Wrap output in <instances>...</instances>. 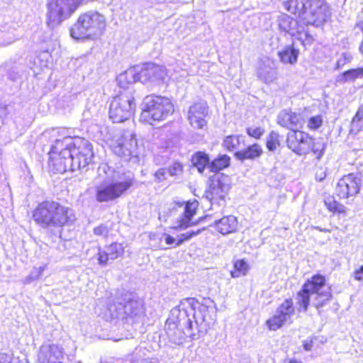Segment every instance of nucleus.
<instances>
[{
    "label": "nucleus",
    "instance_id": "obj_10",
    "mask_svg": "<svg viewBox=\"0 0 363 363\" xmlns=\"http://www.w3.org/2000/svg\"><path fill=\"white\" fill-rule=\"evenodd\" d=\"M82 0H47V23L54 28L69 18L77 9Z\"/></svg>",
    "mask_w": 363,
    "mask_h": 363
},
{
    "label": "nucleus",
    "instance_id": "obj_26",
    "mask_svg": "<svg viewBox=\"0 0 363 363\" xmlns=\"http://www.w3.org/2000/svg\"><path fill=\"white\" fill-rule=\"evenodd\" d=\"M238 225V221L235 216H224L214 223V227L221 234L225 235L234 232Z\"/></svg>",
    "mask_w": 363,
    "mask_h": 363
},
{
    "label": "nucleus",
    "instance_id": "obj_37",
    "mask_svg": "<svg viewBox=\"0 0 363 363\" xmlns=\"http://www.w3.org/2000/svg\"><path fill=\"white\" fill-rule=\"evenodd\" d=\"M280 135L277 132L272 131L267 138L266 145L269 151L274 152L280 146Z\"/></svg>",
    "mask_w": 363,
    "mask_h": 363
},
{
    "label": "nucleus",
    "instance_id": "obj_5",
    "mask_svg": "<svg viewBox=\"0 0 363 363\" xmlns=\"http://www.w3.org/2000/svg\"><path fill=\"white\" fill-rule=\"evenodd\" d=\"M284 7L298 15L306 25L322 26L330 16L329 6L325 0H288Z\"/></svg>",
    "mask_w": 363,
    "mask_h": 363
},
{
    "label": "nucleus",
    "instance_id": "obj_6",
    "mask_svg": "<svg viewBox=\"0 0 363 363\" xmlns=\"http://www.w3.org/2000/svg\"><path fill=\"white\" fill-rule=\"evenodd\" d=\"M35 222L43 228H62L75 220L74 211L54 201H45L33 213Z\"/></svg>",
    "mask_w": 363,
    "mask_h": 363
},
{
    "label": "nucleus",
    "instance_id": "obj_43",
    "mask_svg": "<svg viewBox=\"0 0 363 363\" xmlns=\"http://www.w3.org/2000/svg\"><path fill=\"white\" fill-rule=\"evenodd\" d=\"M247 134L255 138H259L264 133V128L261 127H250L247 128Z\"/></svg>",
    "mask_w": 363,
    "mask_h": 363
},
{
    "label": "nucleus",
    "instance_id": "obj_55",
    "mask_svg": "<svg viewBox=\"0 0 363 363\" xmlns=\"http://www.w3.org/2000/svg\"><path fill=\"white\" fill-rule=\"evenodd\" d=\"M313 347V342L312 341H305L303 342V348L306 351H311Z\"/></svg>",
    "mask_w": 363,
    "mask_h": 363
},
{
    "label": "nucleus",
    "instance_id": "obj_54",
    "mask_svg": "<svg viewBox=\"0 0 363 363\" xmlns=\"http://www.w3.org/2000/svg\"><path fill=\"white\" fill-rule=\"evenodd\" d=\"M130 363H155V362H152L148 359H135L133 358L130 360Z\"/></svg>",
    "mask_w": 363,
    "mask_h": 363
},
{
    "label": "nucleus",
    "instance_id": "obj_20",
    "mask_svg": "<svg viewBox=\"0 0 363 363\" xmlns=\"http://www.w3.org/2000/svg\"><path fill=\"white\" fill-rule=\"evenodd\" d=\"M184 206V211L177 219L178 225L175 227L177 229H186L194 224L191 220L196 213L199 203L197 201L194 200L193 201L185 202L180 206Z\"/></svg>",
    "mask_w": 363,
    "mask_h": 363
},
{
    "label": "nucleus",
    "instance_id": "obj_40",
    "mask_svg": "<svg viewBox=\"0 0 363 363\" xmlns=\"http://www.w3.org/2000/svg\"><path fill=\"white\" fill-rule=\"evenodd\" d=\"M301 30L302 29H300V33H296V35H298L297 40L299 41L303 46L306 48V46L311 45L313 41V38L307 32L303 33Z\"/></svg>",
    "mask_w": 363,
    "mask_h": 363
},
{
    "label": "nucleus",
    "instance_id": "obj_46",
    "mask_svg": "<svg viewBox=\"0 0 363 363\" xmlns=\"http://www.w3.org/2000/svg\"><path fill=\"white\" fill-rule=\"evenodd\" d=\"M109 230L105 225H100L94 229V233L96 235L106 237L108 236Z\"/></svg>",
    "mask_w": 363,
    "mask_h": 363
},
{
    "label": "nucleus",
    "instance_id": "obj_13",
    "mask_svg": "<svg viewBox=\"0 0 363 363\" xmlns=\"http://www.w3.org/2000/svg\"><path fill=\"white\" fill-rule=\"evenodd\" d=\"M230 188L229 177L224 174H216L209 179L208 187L205 191L206 198L220 204L219 201H224Z\"/></svg>",
    "mask_w": 363,
    "mask_h": 363
},
{
    "label": "nucleus",
    "instance_id": "obj_33",
    "mask_svg": "<svg viewBox=\"0 0 363 363\" xmlns=\"http://www.w3.org/2000/svg\"><path fill=\"white\" fill-rule=\"evenodd\" d=\"M244 138L242 135H228L224 139L223 145L229 151L235 150L240 147L241 143H244Z\"/></svg>",
    "mask_w": 363,
    "mask_h": 363
},
{
    "label": "nucleus",
    "instance_id": "obj_7",
    "mask_svg": "<svg viewBox=\"0 0 363 363\" xmlns=\"http://www.w3.org/2000/svg\"><path fill=\"white\" fill-rule=\"evenodd\" d=\"M106 27V18L96 11H88L81 14L70 29V35L74 39H95L100 37Z\"/></svg>",
    "mask_w": 363,
    "mask_h": 363
},
{
    "label": "nucleus",
    "instance_id": "obj_36",
    "mask_svg": "<svg viewBox=\"0 0 363 363\" xmlns=\"http://www.w3.org/2000/svg\"><path fill=\"white\" fill-rule=\"evenodd\" d=\"M325 205L332 212L345 213L346 207L335 200L334 197L328 196L325 199Z\"/></svg>",
    "mask_w": 363,
    "mask_h": 363
},
{
    "label": "nucleus",
    "instance_id": "obj_48",
    "mask_svg": "<svg viewBox=\"0 0 363 363\" xmlns=\"http://www.w3.org/2000/svg\"><path fill=\"white\" fill-rule=\"evenodd\" d=\"M363 120V104L359 107L355 116L352 118V124H355L357 122Z\"/></svg>",
    "mask_w": 363,
    "mask_h": 363
},
{
    "label": "nucleus",
    "instance_id": "obj_27",
    "mask_svg": "<svg viewBox=\"0 0 363 363\" xmlns=\"http://www.w3.org/2000/svg\"><path fill=\"white\" fill-rule=\"evenodd\" d=\"M262 154V149L258 144L249 145L247 148L237 151L235 153L236 159L240 161L245 160H255L259 157Z\"/></svg>",
    "mask_w": 363,
    "mask_h": 363
},
{
    "label": "nucleus",
    "instance_id": "obj_2",
    "mask_svg": "<svg viewBox=\"0 0 363 363\" xmlns=\"http://www.w3.org/2000/svg\"><path fill=\"white\" fill-rule=\"evenodd\" d=\"M98 174L104 179V182L96 188V199L99 202H107L120 197L134 184L132 174H120L106 164L99 166Z\"/></svg>",
    "mask_w": 363,
    "mask_h": 363
},
{
    "label": "nucleus",
    "instance_id": "obj_19",
    "mask_svg": "<svg viewBox=\"0 0 363 363\" xmlns=\"http://www.w3.org/2000/svg\"><path fill=\"white\" fill-rule=\"evenodd\" d=\"M208 114V106L204 101H199L189 106L187 119L190 125L197 129H202L207 124L206 117Z\"/></svg>",
    "mask_w": 363,
    "mask_h": 363
},
{
    "label": "nucleus",
    "instance_id": "obj_50",
    "mask_svg": "<svg viewBox=\"0 0 363 363\" xmlns=\"http://www.w3.org/2000/svg\"><path fill=\"white\" fill-rule=\"evenodd\" d=\"M326 170L320 168L318 170H317L315 173V179L318 182H322L326 177Z\"/></svg>",
    "mask_w": 363,
    "mask_h": 363
},
{
    "label": "nucleus",
    "instance_id": "obj_29",
    "mask_svg": "<svg viewBox=\"0 0 363 363\" xmlns=\"http://www.w3.org/2000/svg\"><path fill=\"white\" fill-rule=\"evenodd\" d=\"M298 54L299 50L294 48V43L291 45L284 47L283 50L278 52L281 62L291 65H294L297 62Z\"/></svg>",
    "mask_w": 363,
    "mask_h": 363
},
{
    "label": "nucleus",
    "instance_id": "obj_17",
    "mask_svg": "<svg viewBox=\"0 0 363 363\" xmlns=\"http://www.w3.org/2000/svg\"><path fill=\"white\" fill-rule=\"evenodd\" d=\"M311 137L300 130L290 131L287 134V147L298 155H306L310 152Z\"/></svg>",
    "mask_w": 363,
    "mask_h": 363
},
{
    "label": "nucleus",
    "instance_id": "obj_4",
    "mask_svg": "<svg viewBox=\"0 0 363 363\" xmlns=\"http://www.w3.org/2000/svg\"><path fill=\"white\" fill-rule=\"evenodd\" d=\"M333 295L330 286L325 284V278L320 274L313 276L302 286L297 294V305L299 311L306 312L312 301V305L320 314V308L325 306L331 299Z\"/></svg>",
    "mask_w": 363,
    "mask_h": 363
},
{
    "label": "nucleus",
    "instance_id": "obj_51",
    "mask_svg": "<svg viewBox=\"0 0 363 363\" xmlns=\"http://www.w3.org/2000/svg\"><path fill=\"white\" fill-rule=\"evenodd\" d=\"M164 240H165V242L167 245L177 247L176 246V243H177L176 238H174L172 236L167 235V234H164Z\"/></svg>",
    "mask_w": 363,
    "mask_h": 363
},
{
    "label": "nucleus",
    "instance_id": "obj_53",
    "mask_svg": "<svg viewBox=\"0 0 363 363\" xmlns=\"http://www.w3.org/2000/svg\"><path fill=\"white\" fill-rule=\"evenodd\" d=\"M11 357L6 353H0V363H11Z\"/></svg>",
    "mask_w": 363,
    "mask_h": 363
},
{
    "label": "nucleus",
    "instance_id": "obj_28",
    "mask_svg": "<svg viewBox=\"0 0 363 363\" xmlns=\"http://www.w3.org/2000/svg\"><path fill=\"white\" fill-rule=\"evenodd\" d=\"M137 74L138 72L135 71L134 67L128 69L117 77L116 81L118 86L123 89H128L129 85L139 82Z\"/></svg>",
    "mask_w": 363,
    "mask_h": 363
},
{
    "label": "nucleus",
    "instance_id": "obj_9",
    "mask_svg": "<svg viewBox=\"0 0 363 363\" xmlns=\"http://www.w3.org/2000/svg\"><path fill=\"white\" fill-rule=\"evenodd\" d=\"M176 318L170 317L165 323L164 331L169 342L174 345H181L187 337L196 339L199 333L195 330L191 318H179V311Z\"/></svg>",
    "mask_w": 363,
    "mask_h": 363
},
{
    "label": "nucleus",
    "instance_id": "obj_1",
    "mask_svg": "<svg viewBox=\"0 0 363 363\" xmlns=\"http://www.w3.org/2000/svg\"><path fill=\"white\" fill-rule=\"evenodd\" d=\"M49 165L56 173L74 172L86 167L94 157L91 144L81 138L57 139L49 152Z\"/></svg>",
    "mask_w": 363,
    "mask_h": 363
},
{
    "label": "nucleus",
    "instance_id": "obj_12",
    "mask_svg": "<svg viewBox=\"0 0 363 363\" xmlns=\"http://www.w3.org/2000/svg\"><path fill=\"white\" fill-rule=\"evenodd\" d=\"M116 311V317L121 319L138 320L144 315V308L142 301L133 294H125L121 299L113 306ZM112 306L110 308L111 311Z\"/></svg>",
    "mask_w": 363,
    "mask_h": 363
},
{
    "label": "nucleus",
    "instance_id": "obj_44",
    "mask_svg": "<svg viewBox=\"0 0 363 363\" xmlns=\"http://www.w3.org/2000/svg\"><path fill=\"white\" fill-rule=\"evenodd\" d=\"M167 171L171 176H175L182 172L183 167L181 163L174 162L169 167Z\"/></svg>",
    "mask_w": 363,
    "mask_h": 363
},
{
    "label": "nucleus",
    "instance_id": "obj_35",
    "mask_svg": "<svg viewBox=\"0 0 363 363\" xmlns=\"http://www.w3.org/2000/svg\"><path fill=\"white\" fill-rule=\"evenodd\" d=\"M234 270L231 271L230 274L232 277L236 278L242 275H245L248 270L249 266L247 263L243 259H238L234 262Z\"/></svg>",
    "mask_w": 363,
    "mask_h": 363
},
{
    "label": "nucleus",
    "instance_id": "obj_31",
    "mask_svg": "<svg viewBox=\"0 0 363 363\" xmlns=\"http://www.w3.org/2000/svg\"><path fill=\"white\" fill-rule=\"evenodd\" d=\"M191 162L200 173H203L210 164L208 155L203 152H197L191 157Z\"/></svg>",
    "mask_w": 363,
    "mask_h": 363
},
{
    "label": "nucleus",
    "instance_id": "obj_8",
    "mask_svg": "<svg viewBox=\"0 0 363 363\" xmlns=\"http://www.w3.org/2000/svg\"><path fill=\"white\" fill-rule=\"evenodd\" d=\"M142 106L140 121L149 124L164 120L174 112V106L170 100L160 96H147Z\"/></svg>",
    "mask_w": 363,
    "mask_h": 363
},
{
    "label": "nucleus",
    "instance_id": "obj_56",
    "mask_svg": "<svg viewBox=\"0 0 363 363\" xmlns=\"http://www.w3.org/2000/svg\"><path fill=\"white\" fill-rule=\"evenodd\" d=\"M18 73H15L13 75L9 74V78L13 81H15L18 78Z\"/></svg>",
    "mask_w": 363,
    "mask_h": 363
},
{
    "label": "nucleus",
    "instance_id": "obj_45",
    "mask_svg": "<svg viewBox=\"0 0 363 363\" xmlns=\"http://www.w3.org/2000/svg\"><path fill=\"white\" fill-rule=\"evenodd\" d=\"M1 38L2 39V42L1 43L2 45H8L15 42L18 38V37H16L13 33L2 34Z\"/></svg>",
    "mask_w": 363,
    "mask_h": 363
},
{
    "label": "nucleus",
    "instance_id": "obj_3",
    "mask_svg": "<svg viewBox=\"0 0 363 363\" xmlns=\"http://www.w3.org/2000/svg\"><path fill=\"white\" fill-rule=\"evenodd\" d=\"M178 307L179 318H191L194 328L199 334L206 333L216 320V307L210 298L204 299L203 303H199L194 298H184ZM175 311L177 309L172 311V315Z\"/></svg>",
    "mask_w": 363,
    "mask_h": 363
},
{
    "label": "nucleus",
    "instance_id": "obj_32",
    "mask_svg": "<svg viewBox=\"0 0 363 363\" xmlns=\"http://www.w3.org/2000/svg\"><path fill=\"white\" fill-rule=\"evenodd\" d=\"M230 157L227 155H220L210 162L208 169L211 172H218L230 165Z\"/></svg>",
    "mask_w": 363,
    "mask_h": 363
},
{
    "label": "nucleus",
    "instance_id": "obj_18",
    "mask_svg": "<svg viewBox=\"0 0 363 363\" xmlns=\"http://www.w3.org/2000/svg\"><path fill=\"white\" fill-rule=\"evenodd\" d=\"M135 71L138 72V79L143 84L149 82H156L163 79L165 72L162 66L157 65L152 63H147L143 65L134 66Z\"/></svg>",
    "mask_w": 363,
    "mask_h": 363
},
{
    "label": "nucleus",
    "instance_id": "obj_21",
    "mask_svg": "<svg viewBox=\"0 0 363 363\" xmlns=\"http://www.w3.org/2000/svg\"><path fill=\"white\" fill-rule=\"evenodd\" d=\"M302 122L303 120L300 114L289 110H282L277 116L278 124L291 130V131L301 127Z\"/></svg>",
    "mask_w": 363,
    "mask_h": 363
},
{
    "label": "nucleus",
    "instance_id": "obj_38",
    "mask_svg": "<svg viewBox=\"0 0 363 363\" xmlns=\"http://www.w3.org/2000/svg\"><path fill=\"white\" fill-rule=\"evenodd\" d=\"M201 233V230L196 231H188L185 233L180 234L177 236L176 246H180L185 241L191 240L193 237L196 236Z\"/></svg>",
    "mask_w": 363,
    "mask_h": 363
},
{
    "label": "nucleus",
    "instance_id": "obj_22",
    "mask_svg": "<svg viewBox=\"0 0 363 363\" xmlns=\"http://www.w3.org/2000/svg\"><path fill=\"white\" fill-rule=\"evenodd\" d=\"M124 253V247L121 243L113 242L106 247L104 250H99L97 254L99 264L101 266L107 264L108 260H114Z\"/></svg>",
    "mask_w": 363,
    "mask_h": 363
},
{
    "label": "nucleus",
    "instance_id": "obj_23",
    "mask_svg": "<svg viewBox=\"0 0 363 363\" xmlns=\"http://www.w3.org/2000/svg\"><path fill=\"white\" fill-rule=\"evenodd\" d=\"M277 24L281 32L288 33L291 36L296 35V33H300V29H303L296 19L285 13L278 16Z\"/></svg>",
    "mask_w": 363,
    "mask_h": 363
},
{
    "label": "nucleus",
    "instance_id": "obj_25",
    "mask_svg": "<svg viewBox=\"0 0 363 363\" xmlns=\"http://www.w3.org/2000/svg\"><path fill=\"white\" fill-rule=\"evenodd\" d=\"M113 152L125 160H129L132 157H137L136 140L132 138L128 143H119L114 147Z\"/></svg>",
    "mask_w": 363,
    "mask_h": 363
},
{
    "label": "nucleus",
    "instance_id": "obj_47",
    "mask_svg": "<svg viewBox=\"0 0 363 363\" xmlns=\"http://www.w3.org/2000/svg\"><path fill=\"white\" fill-rule=\"evenodd\" d=\"M168 172L167 169L164 168H161L158 169L155 174V177L157 182H160L165 179V175Z\"/></svg>",
    "mask_w": 363,
    "mask_h": 363
},
{
    "label": "nucleus",
    "instance_id": "obj_42",
    "mask_svg": "<svg viewBox=\"0 0 363 363\" xmlns=\"http://www.w3.org/2000/svg\"><path fill=\"white\" fill-rule=\"evenodd\" d=\"M44 268L40 267L38 269H35L31 272L30 274L25 279L26 284H30L33 281L38 279L43 274Z\"/></svg>",
    "mask_w": 363,
    "mask_h": 363
},
{
    "label": "nucleus",
    "instance_id": "obj_15",
    "mask_svg": "<svg viewBox=\"0 0 363 363\" xmlns=\"http://www.w3.org/2000/svg\"><path fill=\"white\" fill-rule=\"evenodd\" d=\"M38 363H70L65 357L63 348L56 344L45 342L43 344L38 352Z\"/></svg>",
    "mask_w": 363,
    "mask_h": 363
},
{
    "label": "nucleus",
    "instance_id": "obj_16",
    "mask_svg": "<svg viewBox=\"0 0 363 363\" xmlns=\"http://www.w3.org/2000/svg\"><path fill=\"white\" fill-rule=\"evenodd\" d=\"M291 299H286L276 310L274 315L267 320V325L270 330H277L285 323L289 321L294 314Z\"/></svg>",
    "mask_w": 363,
    "mask_h": 363
},
{
    "label": "nucleus",
    "instance_id": "obj_11",
    "mask_svg": "<svg viewBox=\"0 0 363 363\" xmlns=\"http://www.w3.org/2000/svg\"><path fill=\"white\" fill-rule=\"evenodd\" d=\"M135 110V103L132 91H121L111 101L109 118L113 123H121L130 118Z\"/></svg>",
    "mask_w": 363,
    "mask_h": 363
},
{
    "label": "nucleus",
    "instance_id": "obj_39",
    "mask_svg": "<svg viewBox=\"0 0 363 363\" xmlns=\"http://www.w3.org/2000/svg\"><path fill=\"white\" fill-rule=\"evenodd\" d=\"M352 60V55L351 53L348 52H342L336 62L335 69H341L345 65L350 63Z\"/></svg>",
    "mask_w": 363,
    "mask_h": 363
},
{
    "label": "nucleus",
    "instance_id": "obj_58",
    "mask_svg": "<svg viewBox=\"0 0 363 363\" xmlns=\"http://www.w3.org/2000/svg\"><path fill=\"white\" fill-rule=\"evenodd\" d=\"M316 228H317L319 231H320V232H329V230H327V229H323V228H319V227H317Z\"/></svg>",
    "mask_w": 363,
    "mask_h": 363
},
{
    "label": "nucleus",
    "instance_id": "obj_30",
    "mask_svg": "<svg viewBox=\"0 0 363 363\" xmlns=\"http://www.w3.org/2000/svg\"><path fill=\"white\" fill-rule=\"evenodd\" d=\"M363 77V67L356 69H351L344 72L336 78V82L340 84H344L347 82H354L357 79H362Z\"/></svg>",
    "mask_w": 363,
    "mask_h": 363
},
{
    "label": "nucleus",
    "instance_id": "obj_52",
    "mask_svg": "<svg viewBox=\"0 0 363 363\" xmlns=\"http://www.w3.org/2000/svg\"><path fill=\"white\" fill-rule=\"evenodd\" d=\"M362 274H363V265L354 272V277L356 280L361 281L362 280Z\"/></svg>",
    "mask_w": 363,
    "mask_h": 363
},
{
    "label": "nucleus",
    "instance_id": "obj_41",
    "mask_svg": "<svg viewBox=\"0 0 363 363\" xmlns=\"http://www.w3.org/2000/svg\"><path fill=\"white\" fill-rule=\"evenodd\" d=\"M323 124V118L322 116L318 115L311 117L308 123V127L311 130H316L320 128Z\"/></svg>",
    "mask_w": 363,
    "mask_h": 363
},
{
    "label": "nucleus",
    "instance_id": "obj_49",
    "mask_svg": "<svg viewBox=\"0 0 363 363\" xmlns=\"http://www.w3.org/2000/svg\"><path fill=\"white\" fill-rule=\"evenodd\" d=\"M354 27L356 28H358L359 30H361V32L362 33V40L359 44V50L360 53H362L363 55V21H359L355 23Z\"/></svg>",
    "mask_w": 363,
    "mask_h": 363
},
{
    "label": "nucleus",
    "instance_id": "obj_57",
    "mask_svg": "<svg viewBox=\"0 0 363 363\" xmlns=\"http://www.w3.org/2000/svg\"><path fill=\"white\" fill-rule=\"evenodd\" d=\"M289 363H302L301 361L296 360L295 359H292L289 361Z\"/></svg>",
    "mask_w": 363,
    "mask_h": 363
},
{
    "label": "nucleus",
    "instance_id": "obj_34",
    "mask_svg": "<svg viewBox=\"0 0 363 363\" xmlns=\"http://www.w3.org/2000/svg\"><path fill=\"white\" fill-rule=\"evenodd\" d=\"M325 144L322 138L315 140L311 138L310 143V151H312L315 157L320 160L324 155Z\"/></svg>",
    "mask_w": 363,
    "mask_h": 363
},
{
    "label": "nucleus",
    "instance_id": "obj_14",
    "mask_svg": "<svg viewBox=\"0 0 363 363\" xmlns=\"http://www.w3.org/2000/svg\"><path fill=\"white\" fill-rule=\"evenodd\" d=\"M362 184L361 173H350L343 176L337 182L336 193L341 199L356 196Z\"/></svg>",
    "mask_w": 363,
    "mask_h": 363
},
{
    "label": "nucleus",
    "instance_id": "obj_24",
    "mask_svg": "<svg viewBox=\"0 0 363 363\" xmlns=\"http://www.w3.org/2000/svg\"><path fill=\"white\" fill-rule=\"evenodd\" d=\"M277 67L274 61L266 59L262 61L257 70L258 78L266 84L273 82L277 78Z\"/></svg>",
    "mask_w": 363,
    "mask_h": 363
}]
</instances>
